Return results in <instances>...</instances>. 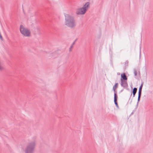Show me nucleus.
I'll return each mask as SVG.
<instances>
[{
  "label": "nucleus",
  "instance_id": "nucleus-9",
  "mask_svg": "<svg viewBox=\"0 0 153 153\" xmlns=\"http://www.w3.org/2000/svg\"><path fill=\"white\" fill-rule=\"evenodd\" d=\"M137 88H134L132 91V93H133V97H134L135 96V94L137 92Z\"/></svg>",
  "mask_w": 153,
  "mask_h": 153
},
{
  "label": "nucleus",
  "instance_id": "nucleus-3",
  "mask_svg": "<svg viewBox=\"0 0 153 153\" xmlns=\"http://www.w3.org/2000/svg\"><path fill=\"white\" fill-rule=\"evenodd\" d=\"M36 145V141L34 140L28 143L25 150V153H33Z\"/></svg>",
  "mask_w": 153,
  "mask_h": 153
},
{
  "label": "nucleus",
  "instance_id": "nucleus-4",
  "mask_svg": "<svg viewBox=\"0 0 153 153\" xmlns=\"http://www.w3.org/2000/svg\"><path fill=\"white\" fill-rule=\"evenodd\" d=\"M20 30L21 33L25 37L30 36L31 32L27 28L25 27L24 26L21 25L20 27Z\"/></svg>",
  "mask_w": 153,
  "mask_h": 153
},
{
  "label": "nucleus",
  "instance_id": "nucleus-8",
  "mask_svg": "<svg viewBox=\"0 0 153 153\" xmlns=\"http://www.w3.org/2000/svg\"><path fill=\"white\" fill-rule=\"evenodd\" d=\"M118 97L117 96H116L115 95L114 97V102L115 104V105L116 106L117 108H119V106L117 102V100Z\"/></svg>",
  "mask_w": 153,
  "mask_h": 153
},
{
  "label": "nucleus",
  "instance_id": "nucleus-5",
  "mask_svg": "<svg viewBox=\"0 0 153 153\" xmlns=\"http://www.w3.org/2000/svg\"><path fill=\"white\" fill-rule=\"evenodd\" d=\"M118 84L117 83H116L113 88V90L114 92V96H115V95L116 96H117V91L116 89L118 87Z\"/></svg>",
  "mask_w": 153,
  "mask_h": 153
},
{
  "label": "nucleus",
  "instance_id": "nucleus-11",
  "mask_svg": "<svg viewBox=\"0 0 153 153\" xmlns=\"http://www.w3.org/2000/svg\"><path fill=\"white\" fill-rule=\"evenodd\" d=\"M141 95V94H138V99H137V106L138 102H139L140 101Z\"/></svg>",
  "mask_w": 153,
  "mask_h": 153
},
{
  "label": "nucleus",
  "instance_id": "nucleus-12",
  "mask_svg": "<svg viewBox=\"0 0 153 153\" xmlns=\"http://www.w3.org/2000/svg\"><path fill=\"white\" fill-rule=\"evenodd\" d=\"M134 75L135 76H137V70L136 69H134Z\"/></svg>",
  "mask_w": 153,
  "mask_h": 153
},
{
  "label": "nucleus",
  "instance_id": "nucleus-1",
  "mask_svg": "<svg viewBox=\"0 0 153 153\" xmlns=\"http://www.w3.org/2000/svg\"><path fill=\"white\" fill-rule=\"evenodd\" d=\"M65 25L71 28H74L76 26V23L74 16L69 14L65 13Z\"/></svg>",
  "mask_w": 153,
  "mask_h": 153
},
{
  "label": "nucleus",
  "instance_id": "nucleus-17",
  "mask_svg": "<svg viewBox=\"0 0 153 153\" xmlns=\"http://www.w3.org/2000/svg\"><path fill=\"white\" fill-rule=\"evenodd\" d=\"M132 95V94H131V96Z\"/></svg>",
  "mask_w": 153,
  "mask_h": 153
},
{
  "label": "nucleus",
  "instance_id": "nucleus-6",
  "mask_svg": "<svg viewBox=\"0 0 153 153\" xmlns=\"http://www.w3.org/2000/svg\"><path fill=\"white\" fill-rule=\"evenodd\" d=\"M127 78L125 73L121 74V81H127Z\"/></svg>",
  "mask_w": 153,
  "mask_h": 153
},
{
  "label": "nucleus",
  "instance_id": "nucleus-15",
  "mask_svg": "<svg viewBox=\"0 0 153 153\" xmlns=\"http://www.w3.org/2000/svg\"><path fill=\"white\" fill-rule=\"evenodd\" d=\"M76 41V40L72 43L71 45H74L75 43V42Z\"/></svg>",
  "mask_w": 153,
  "mask_h": 153
},
{
  "label": "nucleus",
  "instance_id": "nucleus-14",
  "mask_svg": "<svg viewBox=\"0 0 153 153\" xmlns=\"http://www.w3.org/2000/svg\"><path fill=\"white\" fill-rule=\"evenodd\" d=\"M73 45H71V46H70V48H69V51L70 52H71V49L73 48Z\"/></svg>",
  "mask_w": 153,
  "mask_h": 153
},
{
  "label": "nucleus",
  "instance_id": "nucleus-16",
  "mask_svg": "<svg viewBox=\"0 0 153 153\" xmlns=\"http://www.w3.org/2000/svg\"><path fill=\"white\" fill-rule=\"evenodd\" d=\"M123 91V90H121V91H120V92H122V91Z\"/></svg>",
  "mask_w": 153,
  "mask_h": 153
},
{
  "label": "nucleus",
  "instance_id": "nucleus-2",
  "mask_svg": "<svg viewBox=\"0 0 153 153\" xmlns=\"http://www.w3.org/2000/svg\"><path fill=\"white\" fill-rule=\"evenodd\" d=\"M90 3L89 2H86L82 7L78 8L76 10V14L77 15H84L88 10L90 7Z\"/></svg>",
  "mask_w": 153,
  "mask_h": 153
},
{
  "label": "nucleus",
  "instance_id": "nucleus-10",
  "mask_svg": "<svg viewBox=\"0 0 153 153\" xmlns=\"http://www.w3.org/2000/svg\"><path fill=\"white\" fill-rule=\"evenodd\" d=\"M143 83H142L139 88V91H138V94H141L142 90V87L143 86Z\"/></svg>",
  "mask_w": 153,
  "mask_h": 153
},
{
  "label": "nucleus",
  "instance_id": "nucleus-13",
  "mask_svg": "<svg viewBox=\"0 0 153 153\" xmlns=\"http://www.w3.org/2000/svg\"><path fill=\"white\" fill-rule=\"evenodd\" d=\"M128 60H126L125 62V67L127 66H128Z\"/></svg>",
  "mask_w": 153,
  "mask_h": 153
},
{
  "label": "nucleus",
  "instance_id": "nucleus-7",
  "mask_svg": "<svg viewBox=\"0 0 153 153\" xmlns=\"http://www.w3.org/2000/svg\"><path fill=\"white\" fill-rule=\"evenodd\" d=\"M121 85L124 88H126L128 87V84L126 81H121Z\"/></svg>",
  "mask_w": 153,
  "mask_h": 153
}]
</instances>
